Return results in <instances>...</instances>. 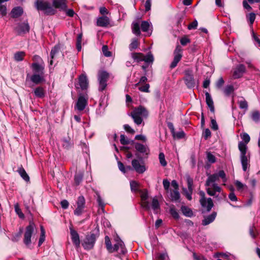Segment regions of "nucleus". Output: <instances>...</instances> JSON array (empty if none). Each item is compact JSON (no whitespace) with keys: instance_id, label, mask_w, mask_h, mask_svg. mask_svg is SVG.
I'll use <instances>...</instances> for the list:
<instances>
[{"instance_id":"6ab92c4d","label":"nucleus","mask_w":260,"mask_h":260,"mask_svg":"<svg viewBox=\"0 0 260 260\" xmlns=\"http://www.w3.org/2000/svg\"><path fill=\"white\" fill-rule=\"evenodd\" d=\"M115 251L122 254H124L126 252L124 244L121 240H118L117 243L114 244L113 247V252Z\"/></svg>"},{"instance_id":"9b49d317","label":"nucleus","mask_w":260,"mask_h":260,"mask_svg":"<svg viewBox=\"0 0 260 260\" xmlns=\"http://www.w3.org/2000/svg\"><path fill=\"white\" fill-rule=\"evenodd\" d=\"M35 229V224L30 222L26 227V231L24 233V242L26 245H28L31 243V237L34 232Z\"/></svg>"},{"instance_id":"f03ea898","label":"nucleus","mask_w":260,"mask_h":260,"mask_svg":"<svg viewBox=\"0 0 260 260\" xmlns=\"http://www.w3.org/2000/svg\"><path fill=\"white\" fill-rule=\"evenodd\" d=\"M238 148L240 151V160L244 171H246L250 164V155L247 152V147L243 142H240L238 144Z\"/></svg>"},{"instance_id":"c85d7f7f","label":"nucleus","mask_w":260,"mask_h":260,"mask_svg":"<svg viewBox=\"0 0 260 260\" xmlns=\"http://www.w3.org/2000/svg\"><path fill=\"white\" fill-rule=\"evenodd\" d=\"M151 207L153 209L154 213H157L159 212L160 206L159 202L157 199L154 198L152 199V204H151Z\"/></svg>"},{"instance_id":"37998d69","label":"nucleus","mask_w":260,"mask_h":260,"mask_svg":"<svg viewBox=\"0 0 260 260\" xmlns=\"http://www.w3.org/2000/svg\"><path fill=\"white\" fill-rule=\"evenodd\" d=\"M142 30L144 32H148L150 28V24L148 22L143 21L141 25Z\"/></svg>"},{"instance_id":"412c9836","label":"nucleus","mask_w":260,"mask_h":260,"mask_svg":"<svg viewBox=\"0 0 260 260\" xmlns=\"http://www.w3.org/2000/svg\"><path fill=\"white\" fill-rule=\"evenodd\" d=\"M79 84L82 90L86 89L88 86V82L87 77L81 75L79 78Z\"/></svg>"},{"instance_id":"aec40b11","label":"nucleus","mask_w":260,"mask_h":260,"mask_svg":"<svg viewBox=\"0 0 260 260\" xmlns=\"http://www.w3.org/2000/svg\"><path fill=\"white\" fill-rule=\"evenodd\" d=\"M53 6L60 10H66L67 8V0H53Z\"/></svg>"},{"instance_id":"423d86ee","label":"nucleus","mask_w":260,"mask_h":260,"mask_svg":"<svg viewBox=\"0 0 260 260\" xmlns=\"http://www.w3.org/2000/svg\"><path fill=\"white\" fill-rule=\"evenodd\" d=\"M109 78V74L105 71H100L98 74L99 90H104L107 86V82Z\"/></svg>"},{"instance_id":"20e7f679","label":"nucleus","mask_w":260,"mask_h":260,"mask_svg":"<svg viewBox=\"0 0 260 260\" xmlns=\"http://www.w3.org/2000/svg\"><path fill=\"white\" fill-rule=\"evenodd\" d=\"M35 5L38 10L44 11L47 15H53L55 13V10L47 1L37 0Z\"/></svg>"},{"instance_id":"9d476101","label":"nucleus","mask_w":260,"mask_h":260,"mask_svg":"<svg viewBox=\"0 0 260 260\" xmlns=\"http://www.w3.org/2000/svg\"><path fill=\"white\" fill-rule=\"evenodd\" d=\"M200 195L201 196L200 203L203 207L206 208L208 211L211 210L213 206L212 200L211 198L206 199L205 193L203 191L200 192Z\"/></svg>"},{"instance_id":"09e8293b","label":"nucleus","mask_w":260,"mask_h":260,"mask_svg":"<svg viewBox=\"0 0 260 260\" xmlns=\"http://www.w3.org/2000/svg\"><path fill=\"white\" fill-rule=\"evenodd\" d=\"M224 93L226 95H229L234 91V87L232 85H228L224 89Z\"/></svg>"},{"instance_id":"c03bdc74","label":"nucleus","mask_w":260,"mask_h":260,"mask_svg":"<svg viewBox=\"0 0 260 260\" xmlns=\"http://www.w3.org/2000/svg\"><path fill=\"white\" fill-rule=\"evenodd\" d=\"M139 45V43L137 39H133L132 40V42H131V43L130 44L129 46V48L130 49V50H134V49H136V48H137V47H138Z\"/></svg>"},{"instance_id":"bf43d9fd","label":"nucleus","mask_w":260,"mask_h":260,"mask_svg":"<svg viewBox=\"0 0 260 260\" xmlns=\"http://www.w3.org/2000/svg\"><path fill=\"white\" fill-rule=\"evenodd\" d=\"M120 141L121 144L123 145H126L129 143L128 140L123 135H121Z\"/></svg>"},{"instance_id":"a211bd4d","label":"nucleus","mask_w":260,"mask_h":260,"mask_svg":"<svg viewBox=\"0 0 260 260\" xmlns=\"http://www.w3.org/2000/svg\"><path fill=\"white\" fill-rule=\"evenodd\" d=\"M246 71L245 67L243 64L238 66L234 71L233 77L235 79L240 78Z\"/></svg>"},{"instance_id":"8fccbe9b","label":"nucleus","mask_w":260,"mask_h":260,"mask_svg":"<svg viewBox=\"0 0 260 260\" xmlns=\"http://www.w3.org/2000/svg\"><path fill=\"white\" fill-rule=\"evenodd\" d=\"M149 87L150 85L149 84H145L143 85L140 86L138 88L142 92H149Z\"/></svg>"},{"instance_id":"7c9ffc66","label":"nucleus","mask_w":260,"mask_h":260,"mask_svg":"<svg viewBox=\"0 0 260 260\" xmlns=\"http://www.w3.org/2000/svg\"><path fill=\"white\" fill-rule=\"evenodd\" d=\"M25 53L23 51L17 52L14 54V58L16 61H21L23 60Z\"/></svg>"},{"instance_id":"a18cd8bd","label":"nucleus","mask_w":260,"mask_h":260,"mask_svg":"<svg viewBox=\"0 0 260 260\" xmlns=\"http://www.w3.org/2000/svg\"><path fill=\"white\" fill-rule=\"evenodd\" d=\"M15 211L16 213L18 214L19 217L20 218H23L24 217V215L23 213L22 212L21 209L19 208V205L16 204L14 206Z\"/></svg>"},{"instance_id":"e433bc0d","label":"nucleus","mask_w":260,"mask_h":260,"mask_svg":"<svg viewBox=\"0 0 260 260\" xmlns=\"http://www.w3.org/2000/svg\"><path fill=\"white\" fill-rule=\"evenodd\" d=\"M96 194L97 196V202H98L99 206L101 208V210L104 212L105 203H104V201H103L100 194L98 192H96Z\"/></svg>"},{"instance_id":"13d9d810","label":"nucleus","mask_w":260,"mask_h":260,"mask_svg":"<svg viewBox=\"0 0 260 260\" xmlns=\"http://www.w3.org/2000/svg\"><path fill=\"white\" fill-rule=\"evenodd\" d=\"M123 128L125 131L127 133H129L132 134H134L135 133V131L134 129H133L129 125L124 124L123 125Z\"/></svg>"},{"instance_id":"338daca9","label":"nucleus","mask_w":260,"mask_h":260,"mask_svg":"<svg viewBox=\"0 0 260 260\" xmlns=\"http://www.w3.org/2000/svg\"><path fill=\"white\" fill-rule=\"evenodd\" d=\"M211 127L213 130H217L218 129V126L217 124V122L215 119H212L211 120Z\"/></svg>"},{"instance_id":"4468645a","label":"nucleus","mask_w":260,"mask_h":260,"mask_svg":"<svg viewBox=\"0 0 260 260\" xmlns=\"http://www.w3.org/2000/svg\"><path fill=\"white\" fill-rule=\"evenodd\" d=\"M184 80L185 81V84L188 88H191L194 87L195 80L191 71H185Z\"/></svg>"},{"instance_id":"f3484780","label":"nucleus","mask_w":260,"mask_h":260,"mask_svg":"<svg viewBox=\"0 0 260 260\" xmlns=\"http://www.w3.org/2000/svg\"><path fill=\"white\" fill-rule=\"evenodd\" d=\"M70 233L73 244L75 245L76 248L79 247L80 245V241L79 234L73 228H70Z\"/></svg>"},{"instance_id":"cd10ccee","label":"nucleus","mask_w":260,"mask_h":260,"mask_svg":"<svg viewBox=\"0 0 260 260\" xmlns=\"http://www.w3.org/2000/svg\"><path fill=\"white\" fill-rule=\"evenodd\" d=\"M136 149L140 153L147 154L149 150L147 147L143 144L140 143H136L135 144Z\"/></svg>"},{"instance_id":"b1692460","label":"nucleus","mask_w":260,"mask_h":260,"mask_svg":"<svg viewBox=\"0 0 260 260\" xmlns=\"http://www.w3.org/2000/svg\"><path fill=\"white\" fill-rule=\"evenodd\" d=\"M206 95V102L209 108H210V110L211 112L214 113V107L213 104V102L212 99V98L210 95V94L208 92H206L205 93Z\"/></svg>"},{"instance_id":"c756f323","label":"nucleus","mask_w":260,"mask_h":260,"mask_svg":"<svg viewBox=\"0 0 260 260\" xmlns=\"http://www.w3.org/2000/svg\"><path fill=\"white\" fill-rule=\"evenodd\" d=\"M239 107L241 109H243L244 112L248 109V103L243 98H241L238 101Z\"/></svg>"},{"instance_id":"ddd939ff","label":"nucleus","mask_w":260,"mask_h":260,"mask_svg":"<svg viewBox=\"0 0 260 260\" xmlns=\"http://www.w3.org/2000/svg\"><path fill=\"white\" fill-rule=\"evenodd\" d=\"M15 30L19 35H22L29 30V26L27 22L19 23L15 27Z\"/></svg>"},{"instance_id":"6e6552de","label":"nucleus","mask_w":260,"mask_h":260,"mask_svg":"<svg viewBox=\"0 0 260 260\" xmlns=\"http://www.w3.org/2000/svg\"><path fill=\"white\" fill-rule=\"evenodd\" d=\"M88 98L87 94H80L76 103L75 109L78 111H83L87 105Z\"/></svg>"},{"instance_id":"0eeeda50","label":"nucleus","mask_w":260,"mask_h":260,"mask_svg":"<svg viewBox=\"0 0 260 260\" xmlns=\"http://www.w3.org/2000/svg\"><path fill=\"white\" fill-rule=\"evenodd\" d=\"M183 49L180 45H177L174 51V59L170 64V68L173 69L175 68L178 63L181 60L182 57Z\"/></svg>"},{"instance_id":"603ef678","label":"nucleus","mask_w":260,"mask_h":260,"mask_svg":"<svg viewBox=\"0 0 260 260\" xmlns=\"http://www.w3.org/2000/svg\"><path fill=\"white\" fill-rule=\"evenodd\" d=\"M186 181L187 183L188 189L189 190H192L193 179L189 176H186Z\"/></svg>"},{"instance_id":"de8ad7c7","label":"nucleus","mask_w":260,"mask_h":260,"mask_svg":"<svg viewBox=\"0 0 260 260\" xmlns=\"http://www.w3.org/2000/svg\"><path fill=\"white\" fill-rule=\"evenodd\" d=\"M159 160L161 166L165 167L167 165V163L165 159V155L162 152L159 154Z\"/></svg>"},{"instance_id":"f704fd0d","label":"nucleus","mask_w":260,"mask_h":260,"mask_svg":"<svg viewBox=\"0 0 260 260\" xmlns=\"http://www.w3.org/2000/svg\"><path fill=\"white\" fill-rule=\"evenodd\" d=\"M132 30L134 34L137 36H139L141 34L140 30V25L138 22H134L132 24Z\"/></svg>"},{"instance_id":"ea45409f","label":"nucleus","mask_w":260,"mask_h":260,"mask_svg":"<svg viewBox=\"0 0 260 260\" xmlns=\"http://www.w3.org/2000/svg\"><path fill=\"white\" fill-rule=\"evenodd\" d=\"M252 119L255 122H258L260 118V114L258 111H253L251 114Z\"/></svg>"},{"instance_id":"a19ab883","label":"nucleus","mask_w":260,"mask_h":260,"mask_svg":"<svg viewBox=\"0 0 260 260\" xmlns=\"http://www.w3.org/2000/svg\"><path fill=\"white\" fill-rule=\"evenodd\" d=\"M105 244L108 250L110 252H113V247L112 246L110 239L108 236L105 237Z\"/></svg>"},{"instance_id":"72a5a7b5","label":"nucleus","mask_w":260,"mask_h":260,"mask_svg":"<svg viewBox=\"0 0 260 260\" xmlns=\"http://www.w3.org/2000/svg\"><path fill=\"white\" fill-rule=\"evenodd\" d=\"M141 199L143 201L142 206L144 208L148 209L149 208L148 203L146 201L148 198V194L147 192H143L141 194Z\"/></svg>"},{"instance_id":"49530a36","label":"nucleus","mask_w":260,"mask_h":260,"mask_svg":"<svg viewBox=\"0 0 260 260\" xmlns=\"http://www.w3.org/2000/svg\"><path fill=\"white\" fill-rule=\"evenodd\" d=\"M130 185L132 191L136 192L138 190L139 184L137 182L135 181H131L130 183Z\"/></svg>"},{"instance_id":"dca6fc26","label":"nucleus","mask_w":260,"mask_h":260,"mask_svg":"<svg viewBox=\"0 0 260 260\" xmlns=\"http://www.w3.org/2000/svg\"><path fill=\"white\" fill-rule=\"evenodd\" d=\"M31 68L34 72V74H44V62H42L41 63H38V62H34L32 63Z\"/></svg>"},{"instance_id":"79ce46f5","label":"nucleus","mask_w":260,"mask_h":260,"mask_svg":"<svg viewBox=\"0 0 260 260\" xmlns=\"http://www.w3.org/2000/svg\"><path fill=\"white\" fill-rule=\"evenodd\" d=\"M171 197L172 201H177L179 200L180 198V194L178 191V190H174L171 193Z\"/></svg>"},{"instance_id":"58836bf2","label":"nucleus","mask_w":260,"mask_h":260,"mask_svg":"<svg viewBox=\"0 0 260 260\" xmlns=\"http://www.w3.org/2000/svg\"><path fill=\"white\" fill-rule=\"evenodd\" d=\"M41 236L38 244L39 246H40L42 245V244L44 242L45 239V231L43 226H41Z\"/></svg>"},{"instance_id":"680f3d73","label":"nucleus","mask_w":260,"mask_h":260,"mask_svg":"<svg viewBox=\"0 0 260 260\" xmlns=\"http://www.w3.org/2000/svg\"><path fill=\"white\" fill-rule=\"evenodd\" d=\"M190 42V39L188 38L187 37H183L180 39V43L182 45L185 46L187 43Z\"/></svg>"},{"instance_id":"f257e3e1","label":"nucleus","mask_w":260,"mask_h":260,"mask_svg":"<svg viewBox=\"0 0 260 260\" xmlns=\"http://www.w3.org/2000/svg\"><path fill=\"white\" fill-rule=\"evenodd\" d=\"M219 178H221L223 182L226 181L225 174L223 170L219 171L217 173L209 175L205 183L207 193L209 196L215 197L218 200L222 197H225L223 193H221V187L216 183V182L219 181Z\"/></svg>"},{"instance_id":"2eb2a0df","label":"nucleus","mask_w":260,"mask_h":260,"mask_svg":"<svg viewBox=\"0 0 260 260\" xmlns=\"http://www.w3.org/2000/svg\"><path fill=\"white\" fill-rule=\"evenodd\" d=\"M132 165L134 169L139 174H142L146 170L144 162L138 159H133L132 161Z\"/></svg>"},{"instance_id":"4be33fe9","label":"nucleus","mask_w":260,"mask_h":260,"mask_svg":"<svg viewBox=\"0 0 260 260\" xmlns=\"http://www.w3.org/2000/svg\"><path fill=\"white\" fill-rule=\"evenodd\" d=\"M109 23V18L105 16L99 17L96 22L97 25L101 27H106Z\"/></svg>"},{"instance_id":"2f4dec72","label":"nucleus","mask_w":260,"mask_h":260,"mask_svg":"<svg viewBox=\"0 0 260 260\" xmlns=\"http://www.w3.org/2000/svg\"><path fill=\"white\" fill-rule=\"evenodd\" d=\"M60 47L58 45L54 46L51 50L50 52V56L51 59H54L57 56V54L59 53Z\"/></svg>"},{"instance_id":"5701e85b","label":"nucleus","mask_w":260,"mask_h":260,"mask_svg":"<svg viewBox=\"0 0 260 260\" xmlns=\"http://www.w3.org/2000/svg\"><path fill=\"white\" fill-rule=\"evenodd\" d=\"M44 74H34L30 77V80L34 83L38 84L44 80Z\"/></svg>"},{"instance_id":"c9c22d12","label":"nucleus","mask_w":260,"mask_h":260,"mask_svg":"<svg viewBox=\"0 0 260 260\" xmlns=\"http://www.w3.org/2000/svg\"><path fill=\"white\" fill-rule=\"evenodd\" d=\"M181 211L183 214L187 217H190L193 214L191 210L186 206H182Z\"/></svg>"},{"instance_id":"4d7b16f0","label":"nucleus","mask_w":260,"mask_h":260,"mask_svg":"<svg viewBox=\"0 0 260 260\" xmlns=\"http://www.w3.org/2000/svg\"><path fill=\"white\" fill-rule=\"evenodd\" d=\"M158 260H168L169 257L167 253H159L157 256Z\"/></svg>"},{"instance_id":"393cba45","label":"nucleus","mask_w":260,"mask_h":260,"mask_svg":"<svg viewBox=\"0 0 260 260\" xmlns=\"http://www.w3.org/2000/svg\"><path fill=\"white\" fill-rule=\"evenodd\" d=\"M34 94L37 98H43L45 95V90L42 87L39 86L34 90Z\"/></svg>"},{"instance_id":"69168bd1","label":"nucleus","mask_w":260,"mask_h":260,"mask_svg":"<svg viewBox=\"0 0 260 260\" xmlns=\"http://www.w3.org/2000/svg\"><path fill=\"white\" fill-rule=\"evenodd\" d=\"M0 13L3 16L7 14V8L5 5L0 4Z\"/></svg>"},{"instance_id":"4c0bfd02","label":"nucleus","mask_w":260,"mask_h":260,"mask_svg":"<svg viewBox=\"0 0 260 260\" xmlns=\"http://www.w3.org/2000/svg\"><path fill=\"white\" fill-rule=\"evenodd\" d=\"M235 184L237 188V189L238 191H242L246 188V185L245 184L242 183L241 182L238 180H236L235 182Z\"/></svg>"},{"instance_id":"774afa93","label":"nucleus","mask_w":260,"mask_h":260,"mask_svg":"<svg viewBox=\"0 0 260 260\" xmlns=\"http://www.w3.org/2000/svg\"><path fill=\"white\" fill-rule=\"evenodd\" d=\"M224 81L222 77L220 78L216 83L217 88H220L223 85Z\"/></svg>"},{"instance_id":"1a4fd4ad","label":"nucleus","mask_w":260,"mask_h":260,"mask_svg":"<svg viewBox=\"0 0 260 260\" xmlns=\"http://www.w3.org/2000/svg\"><path fill=\"white\" fill-rule=\"evenodd\" d=\"M95 239V236L94 234L87 235L82 243L83 246L86 249H91L94 246Z\"/></svg>"},{"instance_id":"e2e57ef3","label":"nucleus","mask_w":260,"mask_h":260,"mask_svg":"<svg viewBox=\"0 0 260 260\" xmlns=\"http://www.w3.org/2000/svg\"><path fill=\"white\" fill-rule=\"evenodd\" d=\"M198 26V21L195 20L188 25V29L189 30L196 29Z\"/></svg>"},{"instance_id":"39448f33","label":"nucleus","mask_w":260,"mask_h":260,"mask_svg":"<svg viewBox=\"0 0 260 260\" xmlns=\"http://www.w3.org/2000/svg\"><path fill=\"white\" fill-rule=\"evenodd\" d=\"M131 56L137 62L144 61L146 63H152L154 60L153 56L151 53H148L146 55L142 53H132Z\"/></svg>"},{"instance_id":"6e6d98bb","label":"nucleus","mask_w":260,"mask_h":260,"mask_svg":"<svg viewBox=\"0 0 260 260\" xmlns=\"http://www.w3.org/2000/svg\"><path fill=\"white\" fill-rule=\"evenodd\" d=\"M102 51L104 55L106 57H110L111 56V52L108 51V48L107 46H103L102 47Z\"/></svg>"},{"instance_id":"864d4df0","label":"nucleus","mask_w":260,"mask_h":260,"mask_svg":"<svg viewBox=\"0 0 260 260\" xmlns=\"http://www.w3.org/2000/svg\"><path fill=\"white\" fill-rule=\"evenodd\" d=\"M207 158L208 161L210 163H214L216 161L215 157L211 152L207 153Z\"/></svg>"},{"instance_id":"a878e982","label":"nucleus","mask_w":260,"mask_h":260,"mask_svg":"<svg viewBox=\"0 0 260 260\" xmlns=\"http://www.w3.org/2000/svg\"><path fill=\"white\" fill-rule=\"evenodd\" d=\"M23 13V10L20 7H17L12 9L11 14L12 17L17 18L21 16Z\"/></svg>"},{"instance_id":"473e14b6","label":"nucleus","mask_w":260,"mask_h":260,"mask_svg":"<svg viewBox=\"0 0 260 260\" xmlns=\"http://www.w3.org/2000/svg\"><path fill=\"white\" fill-rule=\"evenodd\" d=\"M18 172L19 174V175L21 176V177L25 181H29V177L27 174L26 173V171L23 168H20L18 169Z\"/></svg>"},{"instance_id":"0e129e2a","label":"nucleus","mask_w":260,"mask_h":260,"mask_svg":"<svg viewBox=\"0 0 260 260\" xmlns=\"http://www.w3.org/2000/svg\"><path fill=\"white\" fill-rule=\"evenodd\" d=\"M242 139L243 140V141H244L245 142V144H247L250 141V137L249 136L246 134V133H244L242 136Z\"/></svg>"},{"instance_id":"3c124183","label":"nucleus","mask_w":260,"mask_h":260,"mask_svg":"<svg viewBox=\"0 0 260 260\" xmlns=\"http://www.w3.org/2000/svg\"><path fill=\"white\" fill-rule=\"evenodd\" d=\"M83 178V174L82 173L77 174L75 176V182L76 185H79L82 181Z\"/></svg>"},{"instance_id":"7ed1b4c3","label":"nucleus","mask_w":260,"mask_h":260,"mask_svg":"<svg viewBox=\"0 0 260 260\" xmlns=\"http://www.w3.org/2000/svg\"><path fill=\"white\" fill-rule=\"evenodd\" d=\"M148 114V113L146 109L142 106H140L131 112V115L134 122L136 124L139 125L142 123L143 118L147 117Z\"/></svg>"},{"instance_id":"052dcab7","label":"nucleus","mask_w":260,"mask_h":260,"mask_svg":"<svg viewBox=\"0 0 260 260\" xmlns=\"http://www.w3.org/2000/svg\"><path fill=\"white\" fill-rule=\"evenodd\" d=\"M173 136L175 138H177L178 139H181L184 137L185 134L183 131H180L176 133L173 132Z\"/></svg>"},{"instance_id":"f8f14e48","label":"nucleus","mask_w":260,"mask_h":260,"mask_svg":"<svg viewBox=\"0 0 260 260\" xmlns=\"http://www.w3.org/2000/svg\"><path fill=\"white\" fill-rule=\"evenodd\" d=\"M85 201L83 196H80L77 202V207L74 211L76 215L79 216L82 214L85 208Z\"/></svg>"},{"instance_id":"bb28decb","label":"nucleus","mask_w":260,"mask_h":260,"mask_svg":"<svg viewBox=\"0 0 260 260\" xmlns=\"http://www.w3.org/2000/svg\"><path fill=\"white\" fill-rule=\"evenodd\" d=\"M216 213H213L211 215L205 218V219L202 221V224L204 225H206L213 221L216 217Z\"/></svg>"},{"instance_id":"5fc2aeb1","label":"nucleus","mask_w":260,"mask_h":260,"mask_svg":"<svg viewBox=\"0 0 260 260\" xmlns=\"http://www.w3.org/2000/svg\"><path fill=\"white\" fill-rule=\"evenodd\" d=\"M22 232V230H20L18 233L13 235L12 240L14 242L18 241L21 238Z\"/></svg>"}]
</instances>
